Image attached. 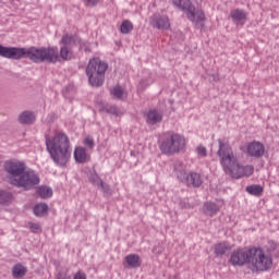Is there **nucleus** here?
<instances>
[{
	"label": "nucleus",
	"mask_w": 279,
	"mask_h": 279,
	"mask_svg": "<svg viewBox=\"0 0 279 279\" xmlns=\"http://www.w3.org/2000/svg\"><path fill=\"white\" fill-rule=\"evenodd\" d=\"M230 16L235 23H241V21H245L247 19V14L241 9L232 10L230 12Z\"/></svg>",
	"instance_id": "6ab92c4d"
},
{
	"label": "nucleus",
	"mask_w": 279,
	"mask_h": 279,
	"mask_svg": "<svg viewBox=\"0 0 279 279\" xmlns=\"http://www.w3.org/2000/svg\"><path fill=\"white\" fill-rule=\"evenodd\" d=\"M26 227L29 228L31 232H33L34 234H38V232H43V227L38 222H28Z\"/></svg>",
	"instance_id": "7c9ffc66"
},
{
	"label": "nucleus",
	"mask_w": 279,
	"mask_h": 279,
	"mask_svg": "<svg viewBox=\"0 0 279 279\" xmlns=\"http://www.w3.org/2000/svg\"><path fill=\"white\" fill-rule=\"evenodd\" d=\"M196 153L198 154V156H201V158H206V156H207L206 147H204V146H198L196 148Z\"/></svg>",
	"instance_id": "c9c22d12"
},
{
	"label": "nucleus",
	"mask_w": 279,
	"mask_h": 279,
	"mask_svg": "<svg viewBox=\"0 0 279 279\" xmlns=\"http://www.w3.org/2000/svg\"><path fill=\"white\" fill-rule=\"evenodd\" d=\"M27 166L23 161L9 160L4 162V171L10 184L32 191L33 186L40 184V177L34 170H26Z\"/></svg>",
	"instance_id": "f03ea898"
},
{
	"label": "nucleus",
	"mask_w": 279,
	"mask_h": 279,
	"mask_svg": "<svg viewBox=\"0 0 279 279\" xmlns=\"http://www.w3.org/2000/svg\"><path fill=\"white\" fill-rule=\"evenodd\" d=\"M106 71H108V63L101 61L99 58L90 59L86 68L90 86H95L96 88L102 86L106 80Z\"/></svg>",
	"instance_id": "39448f33"
},
{
	"label": "nucleus",
	"mask_w": 279,
	"mask_h": 279,
	"mask_svg": "<svg viewBox=\"0 0 279 279\" xmlns=\"http://www.w3.org/2000/svg\"><path fill=\"white\" fill-rule=\"evenodd\" d=\"M263 185L253 184L246 186V193H248V195H254L255 197H260L263 195Z\"/></svg>",
	"instance_id": "5701e85b"
},
{
	"label": "nucleus",
	"mask_w": 279,
	"mask_h": 279,
	"mask_svg": "<svg viewBox=\"0 0 279 279\" xmlns=\"http://www.w3.org/2000/svg\"><path fill=\"white\" fill-rule=\"evenodd\" d=\"M57 279H71V276H69L64 272H59Z\"/></svg>",
	"instance_id": "4c0bfd02"
},
{
	"label": "nucleus",
	"mask_w": 279,
	"mask_h": 279,
	"mask_svg": "<svg viewBox=\"0 0 279 279\" xmlns=\"http://www.w3.org/2000/svg\"><path fill=\"white\" fill-rule=\"evenodd\" d=\"M48 210L49 206L45 203H40L34 207V215L36 217H44V215H47Z\"/></svg>",
	"instance_id": "393cba45"
},
{
	"label": "nucleus",
	"mask_w": 279,
	"mask_h": 279,
	"mask_svg": "<svg viewBox=\"0 0 279 279\" xmlns=\"http://www.w3.org/2000/svg\"><path fill=\"white\" fill-rule=\"evenodd\" d=\"M88 3H92L93 5H97V0H87Z\"/></svg>",
	"instance_id": "58836bf2"
},
{
	"label": "nucleus",
	"mask_w": 279,
	"mask_h": 279,
	"mask_svg": "<svg viewBox=\"0 0 279 279\" xmlns=\"http://www.w3.org/2000/svg\"><path fill=\"white\" fill-rule=\"evenodd\" d=\"M172 3L175 5V8H179V10H182L183 12H189V9L193 7L191 0H172Z\"/></svg>",
	"instance_id": "4be33fe9"
},
{
	"label": "nucleus",
	"mask_w": 279,
	"mask_h": 279,
	"mask_svg": "<svg viewBox=\"0 0 279 279\" xmlns=\"http://www.w3.org/2000/svg\"><path fill=\"white\" fill-rule=\"evenodd\" d=\"M162 122V111L150 109L146 113V123L148 125H156Z\"/></svg>",
	"instance_id": "ddd939ff"
},
{
	"label": "nucleus",
	"mask_w": 279,
	"mask_h": 279,
	"mask_svg": "<svg viewBox=\"0 0 279 279\" xmlns=\"http://www.w3.org/2000/svg\"><path fill=\"white\" fill-rule=\"evenodd\" d=\"M252 248H238L231 253L230 263L233 267L250 265Z\"/></svg>",
	"instance_id": "6e6552de"
},
{
	"label": "nucleus",
	"mask_w": 279,
	"mask_h": 279,
	"mask_svg": "<svg viewBox=\"0 0 279 279\" xmlns=\"http://www.w3.org/2000/svg\"><path fill=\"white\" fill-rule=\"evenodd\" d=\"M25 274H27V268L22 264H16L15 266H13L12 268L13 278H23Z\"/></svg>",
	"instance_id": "b1692460"
},
{
	"label": "nucleus",
	"mask_w": 279,
	"mask_h": 279,
	"mask_svg": "<svg viewBox=\"0 0 279 279\" xmlns=\"http://www.w3.org/2000/svg\"><path fill=\"white\" fill-rule=\"evenodd\" d=\"M252 271H269L274 266V258L267 254L262 247H251V260Z\"/></svg>",
	"instance_id": "0eeeda50"
},
{
	"label": "nucleus",
	"mask_w": 279,
	"mask_h": 279,
	"mask_svg": "<svg viewBox=\"0 0 279 279\" xmlns=\"http://www.w3.org/2000/svg\"><path fill=\"white\" fill-rule=\"evenodd\" d=\"M49 117H50V119H53V114H50Z\"/></svg>",
	"instance_id": "a19ab883"
},
{
	"label": "nucleus",
	"mask_w": 279,
	"mask_h": 279,
	"mask_svg": "<svg viewBox=\"0 0 279 279\" xmlns=\"http://www.w3.org/2000/svg\"><path fill=\"white\" fill-rule=\"evenodd\" d=\"M214 81L219 82V75H214Z\"/></svg>",
	"instance_id": "ea45409f"
},
{
	"label": "nucleus",
	"mask_w": 279,
	"mask_h": 279,
	"mask_svg": "<svg viewBox=\"0 0 279 279\" xmlns=\"http://www.w3.org/2000/svg\"><path fill=\"white\" fill-rule=\"evenodd\" d=\"M77 43V36L75 35H63L60 45L63 47H69L70 49H73V46Z\"/></svg>",
	"instance_id": "a211bd4d"
},
{
	"label": "nucleus",
	"mask_w": 279,
	"mask_h": 279,
	"mask_svg": "<svg viewBox=\"0 0 279 279\" xmlns=\"http://www.w3.org/2000/svg\"><path fill=\"white\" fill-rule=\"evenodd\" d=\"M12 199L13 196L10 192L0 190V204H10Z\"/></svg>",
	"instance_id": "c85d7f7f"
},
{
	"label": "nucleus",
	"mask_w": 279,
	"mask_h": 279,
	"mask_svg": "<svg viewBox=\"0 0 279 279\" xmlns=\"http://www.w3.org/2000/svg\"><path fill=\"white\" fill-rule=\"evenodd\" d=\"M83 145L88 147V149H93L95 147V140L92 136H87L83 140Z\"/></svg>",
	"instance_id": "72a5a7b5"
},
{
	"label": "nucleus",
	"mask_w": 279,
	"mask_h": 279,
	"mask_svg": "<svg viewBox=\"0 0 279 279\" xmlns=\"http://www.w3.org/2000/svg\"><path fill=\"white\" fill-rule=\"evenodd\" d=\"M126 264L129 267H132L133 269H136L137 267H141V256L136 254H130L125 257Z\"/></svg>",
	"instance_id": "412c9836"
},
{
	"label": "nucleus",
	"mask_w": 279,
	"mask_h": 279,
	"mask_svg": "<svg viewBox=\"0 0 279 279\" xmlns=\"http://www.w3.org/2000/svg\"><path fill=\"white\" fill-rule=\"evenodd\" d=\"M111 95H113V97H116V99H123L125 92L123 90V87L116 86L112 88Z\"/></svg>",
	"instance_id": "c756f323"
},
{
	"label": "nucleus",
	"mask_w": 279,
	"mask_h": 279,
	"mask_svg": "<svg viewBox=\"0 0 279 279\" xmlns=\"http://www.w3.org/2000/svg\"><path fill=\"white\" fill-rule=\"evenodd\" d=\"M17 121L22 125H32L33 123H36V113L29 110L23 111L20 113Z\"/></svg>",
	"instance_id": "4468645a"
},
{
	"label": "nucleus",
	"mask_w": 279,
	"mask_h": 279,
	"mask_svg": "<svg viewBox=\"0 0 279 279\" xmlns=\"http://www.w3.org/2000/svg\"><path fill=\"white\" fill-rule=\"evenodd\" d=\"M181 182H183V184H186V186H202V174L197 172H190L189 174L184 175V179H182Z\"/></svg>",
	"instance_id": "f8f14e48"
},
{
	"label": "nucleus",
	"mask_w": 279,
	"mask_h": 279,
	"mask_svg": "<svg viewBox=\"0 0 279 279\" xmlns=\"http://www.w3.org/2000/svg\"><path fill=\"white\" fill-rule=\"evenodd\" d=\"M173 171L174 175L180 180H184V177L186 175V166L182 161H174L173 163Z\"/></svg>",
	"instance_id": "dca6fc26"
},
{
	"label": "nucleus",
	"mask_w": 279,
	"mask_h": 279,
	"mask_svg": "<svg viewBox=\"0 0 279 279\" xmlns=\"http://www.w3.org/2000/svg\"><path fill=\"white\" fill-rule=\"evenodd\" d=\"M98 189H101V191H104V193H106V195H112V192L110 190V185H108V183H105L104 181H102V184H100L98 186Z\"/></svg>",
	"instance_id": "f704fd0d"
},
{
	"label": "nucleus",
	"mask_w": 279,
	"mask_h": 279,
	"mask_svg": "<svg viewBox=\"0 0 279 279\" xmlns=\"http://www.w3.org/2000/svg\"><path fill=\"white\" fill-rule=\"evenodd\" d=\"M74 279H86V274L78 271L74 275Z\"/></svg>",
	"instance_id": "e433bc0d"
},
{
	"label": "nucleus",
	"mask_w": 279,
	"mask_h": 279,
	"mask_svg": "<svg viewBox=\"0 0 279 279\" xmlns=\"http://www.w3.org/2000/svg\"><path fill=\"white\" fill-rule=\"evenodd\" d=\"M187 19L189 21H192V23H195V25H199L201 27H204V21H206V14L203 10H195V7L192 5V8L187 11Z\"/></svg>",
	"instance_id": "9d476101"
},
{
	"label": "nucleus",
	"mask_w": 279,
	"mask_h": 279,
	"mask_svg": "<svg viewBox=\"0 0 279 279\" xmlns=\"http://www.w3.org/2000/svg\"><path fill=\"white\" fill-rule=\"evenodd\" d=\"M74 159L80 165H84V162L90 161V155H88V153H86V148L76 147L74 150Z\"/></svg>",
	"instance_id": "2eb2a0df"
},
{
	"label": "nucleus",
	"mask_w": 279,
	"mask_h": 279,
	"mask_svg": "<svg viewBox=\"0 0 279 279\" xmlns=\"http://www.w3.org/2000/svg\"><path fill=\"white\" fill-rule=\"evenodd\" d=\"M89 182H92V184H94L95 186H99L100 184H104V181L101 180V178H99V174L97 173L90 174Z\"/></svg>",
	"instance_id": "473e14b6"
},
{
	"label": "nucleus",
	"mask_w": 279,
	"mask_h": 279,
	"mask_svg": "<svg viewBox=\"0 0 279 279\" xmlns=\"http://www.w3.org/2000/svg\"><path fill=\"white\" fill-rule=\"evenodd\" d=\"M219 211V206L213 202H207L204 204V213L209 217H215V215Z\"/></svg>",
	"instance_id": "aec40b11"
},
{
	"label": "nucleus",
	"mask_w": 279,
	"mask_h": 279,
	"mask_svg": "<svg viewBox=\"0 0 279 279\" xmlns=\"http://www.w3.org/2000/svg\"><path fill=\"white\" fill-rule=\"evenodd\" d=\"M73 58V48H69L66 46H61L60 50H58V60L54 62H59V60H71Z\"/></svg>",
	"instance_id": "f3484780"
},
{
	"label": "nucleus",
	"mask_w": 279,
	"mask_h": 279,
	"mask_svg": "<svg viewBox=\"0 0 279 279\" xmlns=\"http://www.w3.org/2000/svg\"><path fill=\"white\" fill-rule=\"evenodd\" d=\"M150 25L155 29H169L171 27V22H169V16L160 14V13H155L150 17Z\"/></svg>",
	"instance_id": "1a4fd4ad"
},
{
	"label": "nucleus",
	"mask_w": 279,
	"mask_h": 279,
	"mask_svg": "<svg viewBox=\"0 0 279 279\" xmlns=\"http://www.w3.org/2000/svg\"><path fill=\"white\" fill-rule=\"evenodd\" d=\"M0 58H7L8 60H23L28 58L31 62L40 64V62H50L56 64L58 60V47H5L0 44Z\"/></svg>",
	"instance_id": "f257e3e1"
},
{
	"label": "nucleus",
	"mask_w": 279,
	"mask_h": 279,
	"mask_svg": "<svg viewBox=\"0 0 279 279\" xmlns=\"http://www.w3.org/2000/svg\"><path fill=\"white\" fill-rule=\"evenodd\" d=\"M219 149L217 156L219 157L220 165L231 178L241 180V178H250L254 173V166H243L239 162V159L234 156L232 146L226 142V140H218Z\"/></svg>",
	"instance_id": "7ed1b4c3"
},
{
	"label": "nucleus",
	"mask_w": 279,
	"mask_h": 279,
	"mask_svg": "<svg viewBox=\"0 0 279 279\" xmlns=\"http://www.w3.org/2000/svg\"><path fill=\"white\" fill-rule=\"evenodd\" d=\"M104 110L105 112H107V114H114L116 117H119L121 114V110H119V108H117L116 106L105 107Z\"/></svg>",
	"instance_id": "2f4dec72"
},
{
	"label": "nucleus",
	"mask_w": 279,
	"mask_h": 279,
	"mask_svg": "<svg viewBox=\"0 0 279 279\" xmlns=\"http://www.w3.org/2000/svg\"><path fill=\"white\" fill-rule=\"evenodd\" d=\"M134 29V24H132L129 20H124L120 26L121 34H130Z\"/></svg>",
	"instance_id": "cd10ccee"
},
{
	"label": "nucleus",
	"mask_w": 279,
	"mask_h": 279,
	"mask_svg": "<svg viewBox=\"0 0 279 279\" xmlns=\"http://www.w3.org/2000/svg\"><path fill=\"white\" fill-rule=\"evenodd\" d=\"M186 147V138L178 133H169L165 136L159 145L161 154L173 156L180 154Z\"/></svg>",
	"instance_id": "423d86ee"
},
{
	"label": "nucleus",
	"mask_w": 279,
	"mask_h": 279,
	"mask_svg": "<svg viewBox=\"0 0 279 279\" xmlns=\"http://www.w3.org/2000/svg\"><path fill=\"white\" fill-rule=\"evenodd\" d=\"M246 151L252 158H262L265 156V145L260 142L248 143Z\"/></svg>",
	"instance_id": "9b49d317"
},
{
	"label": "nucleus",
	"mask_w": 279,
	"mask_h": 279,
	"mask_svg": "<svg viewBox=\"0 0 279 279\" xmlns=\"http://www.w3.org/2000/svg\"><path fill=\"white\" fill-rule=\"evenodd\" d=\"M46 147L53 162L59 167H64L71 159V143L69 136L62 132H57L52 137H46Z\"/></svg>",
	"instance_id": "20e7f679"
},
{
	"label": "nucleus",
	"mask_w": 279,
	"mask_h": 279,
	"mask_svg": "<svg viewBox=\"0 0 279 279\" xmlns=\"http://www.w3.org/2000/svg\"><path fill=\"white\" fill-rule=\"evenodd\" d=\"M37 193L39 196L43 197V199H47L53 195V190H51L48 186L41 185L38 187Z\"/></svg>",
	"instance_id": "a878e982"
},
{
	"label": "nucleus",
	"mask_w": 279,
	"mask_h": 279,
	"mask_svg": "<svg viewBox=\"0 0 279 279\" xmlns=\"http://www.w3.org/2000/svg\"><path fill=\"white\" fill-rule=\"evenodd\" d=\"M228 250H230V246L226 242L218 243L215 245L216 256H223V254H226V252H228Z\"/></svg>",
	"instance_id": "bb28decb"
}]
</instances>
